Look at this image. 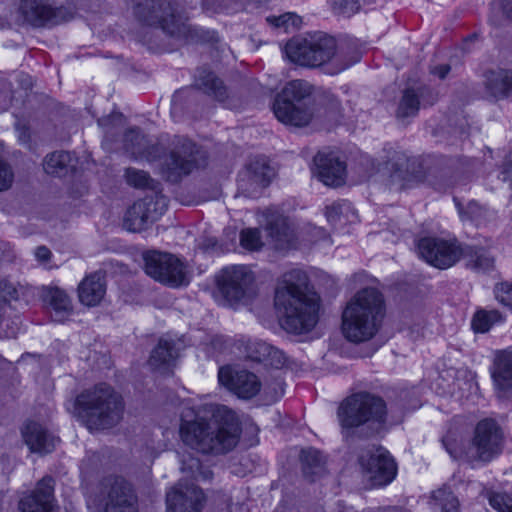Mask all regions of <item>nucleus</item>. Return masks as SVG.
Masks as SVG:
<instances>
[{
	"instance_id": "f257e3e1",
	"label": "nucleus",
	"mask_w": 512,
	"mask_h": 512,
	"mask_svg": "<svg viewBox=\"0 0 512 512\" xmlns=\"http://www.w3.org/2000/svg\"><path fill=\"white\" fill-rule=\"evenodd\" d=\"M241 435L237 414L229 407L205 403L194 419H183L180 437L185 445L203 454H225L236 447Z\"/></svg>"
},
{
	"instance_id": "f03ea898",
	"label": "nucleus",
	"mask_w": 512,
	"mask_h": 512,
	"mask_svg": "<svg viewBox=\"0 0 512 512\" xmlns=\"http://www.w3.org/2000/svg\"><path fill=\"white\" fill-rule=\"evenodd\" d=\"M274 306L281 327L289 333L309 332L318 322V299L308 291V276L303 270L292 269L279 278Z\"/></svg>"
},
{
	"instance_id": "7ed1b4c3",
	"label": "nucleus",
	"mask_w": 512,
	"mask_h": 512,
	"mask_svg": "<svg viewBox=\"0 0 512 512\" xmlns=\"http://www.w3.org/2000/svg\"><path fill=\"white\" fill-rule=\"evenodd\" d=\"M384 317V300L375 288L358 291L342 312L341 330L349 342L371 340L379 331Z\"/></svg>"
},
{
	"instance_id": "20e7f679",
	"label": "nucleus",
	"mask_w": 512,
	"mask_h": 512,
	"mask_svg": "<svg viewBox=\"0 0 512 512\" xmlns=\"http://www.w3.org/2000/svg\"><path fill=\"white\" fill-rule=\"evenodd\" d=\"M75 410L89 430H104L122 421L125 403L112 386L101 383L82 391L76 397Z\"/></svg>"
},
{
	"instance_id": "39448f33",
	"label": "nucleus",
	"mask_w": 512,
	"mask_h": 512,
	"mask_svg": "<svg viewBox=\"0 0 512 512\" xmlns=\"http://www.w3.org/2000/svg\"><path fill=\"white\" fill-rule=\"evenodd\" d=\"M284 52L291 62L305 67L316 68L332 63L334 67L331 74L339 73L350 66L340 59L336 40L321 32L291 38L286 43Z\"/></svg>"
},
{
	"instance_id": "423d86ee",
	"label": "nucleus",
	"mask_w": 512,
	"mask_h": 512,
	"mask_svg": "<svg viewBox=\"0 0 512 512\" xmlns=\"http://www.w3.org/2000/svg\"><path fill=\"white\" fill-rule=\"evenodd\" d=\"M276 118L285 125L304 127L321 117L312 97V86L303 80H293L285 85L273 104Z\"/></svg>"
},
{
	"instance_id": "0eeeda50",
	"label": "nucleus",
	"mask_w": 512,
	"mask_h": 512,
	"mask_svg": "<svg viewBox=\"0 0 512 512\" xmlns=\"http://www.w3.org/2000/svg\"><path fill=\"white\" fill-rule=\"evenodd\" d=\"M220 294L231 307L248 304L258 292L256 275L247 265L223 268L216 277Z\"/></svg>"
},
{
	"instance_id": "6e6552de",
	"label": "nucleus",
	"mask_w": 512,
	"mask_h": 512,
	"mask_svg": "<svg viewBox=\"0 0 512 512\" xmlns=\"http://www.w3.org/2000/svg\"><path fill=\"white\" fill-rule=\"evenodd\" d=\"M386 415L384 400L366 392L346 398L338 409V418L344 428L358 427L367 422L380 426L385 423Z\"/></svg>"
},
{
	"instance_id": "1a4fd4ad",
	"label": "nucleus",
	"mask_w": 512,
	"mask_h": 512,
	"mask_svg": "<svg viewBox=\"0 0 512 512\" xmlns=\"http://www.w3.org/2000/svg\"><path fill=\"white\" fill-rule=\"evenodd\" d=\"M92 504L100 512H138V499L132 485L121 477L101 481Z\"/></svg>"
},
{
	"instance_id": "9d476101",
	"label": "nucleus",
	"mask_w": 512,
	"mask_h": 512,
	"mask_svg": "<svg viewBox=\"0 0 512 512\" xmlns=\"http://www.w3.org/2000/svg\"><path fill=\"white\" fill-rule=\"evenodd\" d=\"M134 14L139 21L160 27L165 33L180 37L186 34V25L167 0H135Z\"/></svg>"
},
{
	"instance_id": "9b49d317",
	"label": "nucleus",
	"mask_w": 512,
	"mask_h": 512,
	"mask_svg": "<svg viewBox=\"0 0 512 512\" xmlns=\"http://www.w3.org/2000/svg\"><path fill=\"white\" fill-rule=\"evenodd\" d=\"M144 270L154 280L170 287L188 285L184 263L170 253L147 251L143 253Z\"/></svg>"
},
{
	"instance_id": "f8f14e48",
	"label": "nucleus",
	"mask_w": 512,
	"mask_h": 512,
	"mask_svg": "<svg viewBox=\"0 0 512 512\" xmlns=\"http://www.w3.org/2000/svg\"><path fill=\"white\" fill-rule=\"evenodd\" d=\"M199 154L195 143L183 136H174L170 143L169 155L161 165L162 172L170 181H176L179 176L189 174L199 165Z\"/></svg>"
},
{
	"instance_id": "ddd939ff",
	"label": "nucleus",
	"mask_w": 512,
	"mask_h": 512,
	"mask_svg": "<svg viewBox=\"0 0 512 512\" xmlns=\"http://www.w3.org/2000/svg\"><path fill=\"white\" fill-rule=\"evenodd\" d=\"M18 11L23 21L33 27L57 25L73 16L63 6V0H21Z\"/></svg>"
},
{
	"instance_id": "4468645a",
	"label": "nucleus",
	"mask_w": 512,
	"mask_h": 512,
	"mask_svg": "<svg viewBox=\"0 0 512 512\" xmlns=\"http://www.w3.org/2000/svg\"><path fill=\"white\" fill-rule=\"evenodd\" d=\"M417 251L422 259L438 269L452 267L464 254L458 242L438 237L421 238L417 243Z\"/></svg>"
},
{
	"instance_id": "2eb2a0df",
	"label": "nucleus",
	"mask_w": 512,
	"mask_h": 512,
	"mask_svg": "<svg viewBox=\"0 0 512 512\" xmlns=\"http://www.w3.org/2000/svg\"><path fill=\"white\" fill-rule=\"evenodd\" d=\"M504 435L501 427L493 419H483L475 427L472 440L474 454L471 458L489 462L503 449Z\"/></svg>"
},
{
	"instance_id": "dca6fc26",
	"label": "nucleus",
	"mask_w": 512,
	"mask_h": 512,
	"mask_svg": "<svg viewBox=\"0 0 512 512\" xmlns=\"http://www.w3.org/2000/svg\"><path fill=\"white\" fill-rule=\"evenodd\" d=\"M360 464L373 486L387 485L396 475V464L383 448L369 450L362 454Z\"/></svg>"
},
{
	"instance_id": "f3484780",
	"label": "nucleus",
	"mask_w": 512,
	"mask_h": 512,
	"mask_svg": "<svg viewBox=\"0 0 512 512\" xmlns=\"http://www.w3.org/2000/svg\"><path fill=\"white\" fill-rule=\"evenodd\" d=\"M205 501L199 487L180 480L166 495L167 512H201Z\"/></svg>"
},
{
	"instance_id": "a211bd4d",
	"label": "nucleus",
	"mask_w": 512,
	"mask_h": 512,
	"mask_svg": "<svg viewBox=\"0 0 512 512\" xmlns=\"http://www.w3.org/2000/svg\"><path fill=\"white\" fill-rule=\"evenodd\" d=\"M164 201L145 197L133 203L123 218V227L130 232H140L163 213Z\"/></svg>"
},
{
	"instance_id": "6ab92c4d",
	"label": "nucleus",
	"mask_w": 512,
	"mask_h": 512,
	"mask_svg": "<svg viewBox=\"0 0 512 512\" xmlns=\"http://www.w3.org/2000/svg\"><path fill=\"white\" fill-rule=\"evenodd\" d=\"M218 379L221 385L242 399H251L261 390L258 377L247 370L233 369L229 366L221 367Z\"/></svg>"
},
{
	"instance_id": "aec40b11",
	"label": "nucleus",
	"mask_w": 512,
	"mask_h": 512,
	"mask_svg": "<svg viewBox=\"0 0 512 512\" xmlns=\"http://www.w3.org/2000/svg\"><path fill=\"white\" fill-rule=\"evenodd\" d=\"M274 177V170L266 159L255 158L246 167L238 181V187L247 197H257L269 185Z\"/></svg>"
},
{
	"instance_id": "412c9836",
	"label": "nucleus",
	"mask_w": 512,
	"mask_h": 512,
	"mask_svg": "<svg viewBox=\"0 0 512 512\" xmlns=\"http://www.w3.org/2000/svg\"><path fill=\"white\" fill-rule=\"evenodd\" d=\"M261 222L275 249L288 248L294 241V233L288 219L277 209L267 208Z\"/></svg>"
},
{
	"instance_id": "4be33fe9",
	"label": "nucleus",
	"mask_w": 512,
	"mask_h": 512,
	"mask_svg": "<svg viewBox=\"0 0 512 512\" xmlns=\"http://www.w3.org/2000/svg\"><path fill=\"white\" fill-rule=\"evenodd\" d=\"M51 477H43L35 489L19 501L20 512H51L54 485Z\"/></svg>"
},
{
	"instance_id": "5701e85b",
	"label": "nucleus",
	"mask_w": 512,
	"mask_h": 512,
	"mask_svg": "<svg viewBox=\"0 0 512 512\" xmlns=\"http://www.w3.org/2000/svg\"><path fill=\"white\" fill-rule=\"evenodd\" d=\"M317 177L323 184L338 187L345 183L346 165L333 154H317L314 158Z\"/></svg>"
},
{
	"instance_id": "b1692460",
	"label": "nucleus",
	"mask_w": 512,
	"mask_h": 512,
	"mask_svg": "<svg viewBox=\"0 0 512 512\" xmlns=\"http://www.w3.org/2000/svg\"><path fill=\"white\" fill-rule=\"evenodd\" d=\"M436 100L437 95L428 87L408 88L400 100L397 117L401 119L414 117L421 106L432 105Z\"/></svg>"
},
{
	"instance_id": "393cba45",
	"label": "nucleus",
	"mask_w": 512,
	"mask_h": 512,
	"mask_svg": "<svg viewBox=\"0 0 512 512\" xmlns=\"http://www.w3.org/2000/svg\"><path fill=\"white\" fill-rule=\"evenodd\" d=\"M486 95L494 100L512 97V69L494 68L483 74Z\"/></svg>"
},
{
	"instance_id": "a878e982",
	"label": "nucleus",
	"mask_w": 512,
	"mask_h": 512,
	"mask_svg": "<svg viewBox=\"0 0 512 512\" xmlns=\"http://www.w3.org/2000/svg\"><path fill=\"white\" fill-rule=\"evenodd\" d=\"M244 347L246 357L256 361L263 362L274 368H282L287 361L283 351L261 340L241 341Z\"/></svg>"
},
{
	"instance_id": "bb28decb",
	"label": "nucleus",
	"mask_w": 512,
	"mask_h": 512,
	"mask_svg": "<svg viewBox=\"0 0 512 512\" xmlns=\"http://www.w3.org/2000/svg\"><path fill=\"white\" fill-rule=\"evenodd\" d=\"M390 186L402 190L417 179V161L409 158L405 153L398 152L390 162Z\"/></svg>"
},
{
	"instance_id": "cd10ccee",
	"label": "nucleus",
	"mask_w": 512,
	"mask_h": 512,
	"mask_svg": "<svg viewBox=\"0 0 512 512\" xmlns=\"http://www.w3.org/2000/svg\"><path fill=\"white\" fill-rule=\"evenodd\" d=\"M78 299L87 307L98 306L106 294L105 273L95 271L87 275L77 287Z\"/></svg>"
},
{
	"instance_id": "c85d7f7f",
	"label": "nucleus",
	"mask_w": 512,
	"mask_h": 512,
	"mask_svg": "<svg viewBox=\"0 0 512 512\" xmlns=\"http://www.w3.org/2000/svg\"><path fill=\"white\" fill-rule=\"evenodd\" d=\"M498 397H506L512 392V352L503 350L495 355L491 370Z\"/></svg>"
},
{
	"instance_id": "c756f323",
	"label": "nucleus",
	"mask_w": 512,
	"mask_h": 512,
	"mask_svg": "<svg viewBox=\"0 0 512 512\" xmlns=\"http://www.w3.org/2000/svg\"><path fill=\"white\" fill-rule=\"evenodd\" d=\"M124 148L134 160L156 161L160 158L161 148L150 144L139 130L131 129L124 136Z\"/></svg>"
},
{
	"instance_id": "7c9ffc66",
	"label": "nucleus",
	"mask_w": 512,
	"mask_h": 512,
	"mask_svg": "<svg viewBox=\"0 0 512 512\" xmlns=\"http://www.w3.org/2000/svg\"><path fill=\"white\" fill-rule=\"evenodd\" d=\"M42 298L55 322L63 323L72 315V300L63 289L45 287L42 290Z\"/></svg>"
},
{
	"instance_id": "2f4dec72",
	"label": "nucleus",
	"mask_w": 512,
	"mask_h": 512,
	"mask_svg": "<svg viewBox=\"0 0 512 512\" xmlns=\"http://www.w3.org/2000/svg\"><path fill=\"white\" fill-rule=\"evenodd\" d=\"M22 436L29 449L36 453H50L58 442V438L37 422H28Z\"/></svg>"
},
{
	"instance_id": "473e14b6",
	"label": "nucleus",
	"mask_w": 512,
	"mask_h": 512,
	"mask_svg": "<svg viewBox=\"0 0 512 512\" xmlns=\"http://www.w3.org/2000/svg\"><path fill=\"white\" fill-rule=\"evenodd\" d=\"M16 287L6 279H0V338H13L18 333V328L10 326V321L4 317L7 303L17 299Z\"/></svg>"
},
{
	"instance_id": "72a5a7b5",
	"label": "nucleus",
	"mask_w": 512,
	"mask_h": 512,
	"mask_svg": "<svg viewBox=\"0 0 512 512\" xmlns=\"http://www.w3.org/2000/svg\"><path fill=\"white\" fill-rule=\"evenodd\" d=\"M178 357V350L174 341L161 338L157 346L151 352L149 365L156 370H164L170 367Z\"/></svg>"
},
{
	"instance_id": "f704fd0d",
	"label": "nucleus",
	"mask_w": 512,
	"mask_h": 512,
	"mask_svg": "<svg viewBox=\"0 0 512 512\" xmlns=\"http://www.w3.org/2000/svg\"><path fill=\"white\" fill-rule=\"evenodd\" d=\"M195 85L219 102H223L228 97L227 88L223 82L213 72L206 69L198 71Z\"/></svg>"
},
{
	"instance_id": "c9c22d12",
	"label": "nucleus",
	"mask_w": 512,
	"mask_h": 512,
	"mask_svg": "<svg viewBox=\"0 0 512 512\" xmlns=\"http://www.w3.org/2000/svg\"><path fill=\"white\" fill-rule=\"evenodd\" d=\"M302 471L306 478L314 481L315 477L320 476L325 471V462L321 453L313 448L303 449L300 455Z\"/></svg>"
},
{
	"instance_id": "e433bc0d",
	"label": "nucleus",
	"mask_w": 512,
	"mask_h": 512,
	"mask_svg": "<svg viewBox=\"0 0 512 512\" xmlns=\"http://www.w3.org/2000/svg\"><path fill=\"white\" fill-rule=\"evenodd\" d=\"M47 174L62 176L65 175L72 165V156L69 152L57 151L47 155L43 163Z\"/></svg>"
},
{
	"instance_id": "4c0bfd02",
	"label": "nucleus",
	"mask_w": 512,
	"mask_h": 512,
	"mask_svg": "<svg viewBox=\"0 0 512 512\" xmlns=\"http://www.w3.org/2000/svg\"><path fill=\"white\" fill-rule=\"evenodd\" d=\"M467 266L476 271H488L494 267V256L484 248H468L464 250Z\"/></svg>"
},
{
	"instance_id": "58836bf2",
	"label": "nucleus",
	"mask_w": 512,
	"mask_h": 512,
	"mask_svg": "<svg viewBox=\"0 0 512 512\" xmlns=\"http://www.w3.org/2000/svg\"><path fill=\"white\" fill-rule=\"evenodd\" d=\"M431 505L436 512H459L458 499L446 488L432 493Z\"/></svg>"
},
{
	"instance_id": "ea45409f",
	"label": "nucleus",
	"mask_w": 512,
	"mask_h": 512,
	"mask_svg": "<svg viewBox=\"0 0 512 512\" xmlns=\"http://www.w3.org/2000/svg\"><path fill=\"white\" fill-rule=\"evenodd\" d=\"M502 321V315L497 310H479L472 318V328L477 333H486L491 327Z\"/></svg>"
},
{
	"instance_id": "a19ab883",
	"label": "nucleus",
	"mask_w": 512,
	"mask_h": 512,
	"mask_svg": "<svg viewBox=\"0 0 512 512\" xmlns=\"http://www.w3.org/2000/svg\"><path fill=\"white\" fill-rule=\"evenodd\" d=\"M181 470L187 477H191L195 480L206 481L212 478L213 473L208 468H204L199 459L189 456L183 460Z\"/></svg>"
},
{
	"instance_id": "79ce46f5",
	"label": "nucleus",
	"mask_w": 512,
	"mask_h": 512,
	"mask_svg": "<svg viewBox=\"0 0 512 512\" xmlns=\"http://www.w3.org/2000/svg\"><path fill=\"white\" fill-rule=\"evenodd\" d=\"M124 176L128 185L138 189L148 188L152 183V178L148 172L133 167L127 168Z\"/></svg>"
},
{
	"instance_id": "37998d69",
	"label": "nucleus",
	"mask_w": 512,
	"mask_h": 512,
	"mask_svg": "<svg viewBox=\"0 0 512 512\" xmlns=\"http://www.w3.org/2000/svg\"><path fill=\"white\" fill-rule=\"evenodd\" d=\"M267 22L277 28H283L285 31L290 29H298L301 25L300 16L295 13H285L280 16L267 17Z\"/></svg>"
},
{
	"instance_id": "c03bdc74",
	"label": "nucleus",
	"mask_w": 512,
	"mask_h": 512,
	"mask_svg": "<svg viewBox=\"0 0 512 512\" xmlns=\"http://www.w3.org/2000/svg\"><path fill=\"white\" fill-rule=\"evenodd\" d=\"M240 243L243 248L250 251H257L263 246L260 237V231L257 228H248L242 230L240 234Z\"/></svg>"
},
{
	"instance_id": "a18cd8bd",
	"label": "nucleus",
	"mask_w": 512,
	"mask_h": 512,
	"mask_svg": "<svg viewBox=\"0 0 512 512\" xmlns=\"http://www.w3.org/2000/svg\"><path fill=\"white\" fill-rule=\"evenodd\" d=\"M488 500L498 512H512V494L490 492Z\"/></svg>"
},
{
	"instance_id": "49530a36",
	"label": "nucleus",
	"mask_w": 512,
	"mask_h": 512,
	"mask_svg": "<svg viewBox=\"0 0 512 512\" xmlns=\"http://www.w3.org/2000/svg\"><path fill=\"white\" fill-rule=\"evenodd\" d=\"M345 205L341 203H333L331 205L326 206L325 208V216L329 223L336 224L341 215L343 214V208Z\"/></svg>"
},
{
	"instance_id": "de8ad7c7",
	"label": "nucleus",
	"mask_w": 512,
	"mask_h": 512,
	"mask_svg": "<svg viewBox=\"0 0 512 512\" xmlns=\"http://www.w3.org/2000/svg\"><path fill=\"white\" fill-rule=\"evenodd\" d=\"M457 207H458V211H459L460 215H463L464 212L459 203H457ZM465 215L469 219L477 220L478 218H480L482 216V208L477 202H474V201L470 202L467 205V211L465 212Z\"/></svg>"
},
{
	"instance_id": "09e8293b",
	"label": "nucleus",
	"mask_w": 512,
	"mask_h": 512,
	"mask_svg": "<svg viewBox=\"0 0 512 512\" xmlns=\"http://www.w3.org/2000/svg\"><path fill=\"white\" fill-rule=\"evenodd\" d=\"M15 259V252L9 242L0 240V261L11 262Z\"/></svg>"
},
{
	"instance_id": "8fccbe9b",
	"label": "nucleus",
	"mask_w": 512,
	"mask_h": 512,
	"mask_svg": "<svg viewBox=\"0 0 512 512\" xmlns=\"http://www.w3.org/2000/svg\"><path fill=\"white\" fill-rule=\"evenodd\" d=\"M11 101V89L6 82L0 83V111L5 110Z\"/></svg>"
},
{
	"instance_id": "3c124183",
	"label": "nucleus",
	"mask_w": 512,
	"mask_h": 512,
	"mask_svg": "<svg viewBox=\"0 0 512 512\" xmlns=\"http://www.w3.org/2000/svg\"><path fill=\"white\" fill-rule=\"evenodd\" d=\"M443 444L452 458L461 459L464 456L463 452L458 448L457 443L449 437L443 439Z\"/></svg>"
},
{
	"instance_id": "603ef678",
	"label": "nucleus",
	"mask_w": 512,
	"mask_h": 512,
	"mask_svg": "<svg viewBox=\"0 0 512 512\" xmlns=\"http://www.w3.org/2000/svg\"><path fill=\"white\" fill-rule=\"evenodd\" d=\"M502 174L504 175V180L509 181L512 186V153L508 154L505 158Z\"/></svg>"
},
{
	"instance_id": "864d4df0",
	"label": "nucleus",
	"mask_w": 512,
	"mask_h": 512,
	"mask_svg": "<svg viewBox=\"0 0 512 512\" xmlns=\"http://www.w3.org/2000/svg\"><path fill=\"white\" fill-rule=\"evenodd\" d=\"M35 257L41 263H46L50 260L52 253L46 246H39L35 249Z\"/></svg>"
},
{
	"instance_id": "5fc2aeb1",
	"label": "nucleus",
	"mask_w": 512,
	"mask_h": 512,
	"mask_svg": "<svg viewBox=\"0 0 512 512\" xmlns=\"http://www.w3.org/2000/svg\"><path fill=\"white\" fill-rule=\"evenodd\" d=\"M450 71V66L442 64L433 68L432 73L437 75L440 79H444Z\"/></svg>"
},
{
	"instance_id": "6e6d98bb",
	"label": "nucleus",
	"mask_w": 512,
	"mask_h": 512,
	"mask_svg": "<svg viewBox=\"0 0 512 512\" xmlns=\"http://www.w3.org/2000/svg\"><path fill=\"white\" fill-rule=\"evenodd\" d=\"M500 6L503 14L512 20V0H500Z\"/></svg>"
},
{
	"instance_id": "4d7b16f0",
	"label": "nucleus",
	"mask_w": 512,
	"mask_h": 512,
	"mask_svg": "<svg viewBox=\"0 0 512 512\" xmlns=\"http://www.w3.org/2000/svg\"><path fill=\"white\" fill-rule=\"evenodd\" d=\"M19 140L22 142V143H27L28 140H29V133L26 129H21L19 131Z\"/></svg>"
},
{
	"instance_id": "13d9d810",
	"label": "nucleus",
	"mask_w": 512,
	"mask_h": 512,
	"mask_svg": "<svg viewBox=\"0 0 512 512\" xmlns=\"http://www.w3.org/2000/svg\"><path fill=\"white\" fill-rule=\"evenodd\" d=\"M228 512H243V506L239 503L230 504L228 506Z\"/></svg>"
},
{
	"instance_id": "bf43d9fd",
	"label": "nucleus",
	"mask_w": 512,
	"mask_h": 512,
	"mask_svg": "<svg viewBox=\"0 0 512 512\" xmlns=\"http://www.w3.org/2000/svg\"><path fill=\"white\" fill-rule=\"evenodd\" d=\"M277 386H278V390L275 391V395L273 396V400H276L284 392V389H283V386H282L281 382L277 383Z\"/></svg>"
},
{
	"instance_id": "052dcab7",
	"label": "nucleus",
	"mask_w": 512,
	"mask_h": 512,
	"mask_svg": "<svg viewBox=\"0 0 512 512\" xmlns=\"http://www.w3.org/2000/svg\"><path fill=\"white\" fill-rule=\"evenodd\" d=\"M185 93L184 90L177 91L172 98L173 104H176L182 97V95Z\"/></svg>"
},
{
	"instance_id": "680f3d73",
	"label": "nucleus",
	"mask_w": 512,
	"mask_h": 512,
	"mask_svg": "<svg viewBox=\"0 0 512 512\" xmlns=\"http://www.w3.org/2000/svg\"><path fill=\"white\" fill-rule=\"evenodd\" d=\"M356 5H357V3L354 0H344L343 1V6L347 7V8L349 7L351 9H353Z\"/></svg>"
},
{
	"instance_id": "e2e57ef3",
	"label": "nucleus",
	"mask_w": 512,
	"mask_h": 512,
	"mask_svg": "<svg viewBox=\"0 0 512 512\" xmlns=\"http://www.w3.org/2000/svg\"><path fill=\"white\" fill-rule=\"evenodd\" d=\"M470 375V380H469V389H477V383L474 381V375H472L471 373H469Z\"/></svg>"
},
{
	"instance_id": "0e129e2a",
	"label": "nucleus",
	"mask_w": 512,
	"mask_h": 512,
	"mask_svg": "<svg viewBox=\"0 0 512 512\" xmlns=\"http://www.w3.org/2000/svg\"><path fill=\"white\" fill-rule=\"evenodd\" d=\"M188 2H189L190 4H192L194 1H193V0H189Z\"/></svg>"
}]
</instances>
